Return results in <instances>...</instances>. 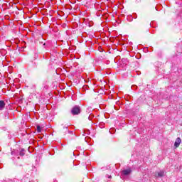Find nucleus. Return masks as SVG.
I'll return each mask as SVG.
<instances>
[{
    "mask_svg": "<svg viewBox=\"0 0 182 182\" xmlns=\"http://www.w3.org/2000/svg\"><path fill=\"white\" fill-rule=\"evenodd\" d=\"M166 176V172L164 171H160L159 172L155 173V177H164Z\"/></svg>",
    "mask_w": 182,
    "mask_h": 182,
    "instance_id": "7ed1b4c3",
    "label": "nucleus"
},
{
    "mask_svg": "<svg viewBox=\"0 0 182 182\" xmlns=\"http://www.w3.org/2000/svg\"><path fill=\"white\" fill-rule=\"evenodd\" d=\"M5 101L0 100V110H4L5 109Z\"/></svg>",
    "mask_w": 182,
    "mask_h": 182,
    "instance_id": "39448f33",
    "label": "nucleus"
},
{
    "mask_svg": "<svg viewBox=\"0 0 182 182\" xmlns=\"http://www.w3.org/2000/svg\"><path fill=\"white\" fill-rule=\"evenodd\" d=\"M63 129H65V132H69V128L68 127V126L64 125Z\"/></svg>",
    "mask_w": 182,
    "mask_h": 182,
    "instance_id": "6e6552de",
    "label": "nucleus"
},
{
    "mask_svg": "<svg viewBox=\"0 0 182 182\" xmlns=\"http://www.w3.org/2000/svg\"><path fill=\"white\" fill-rule=\"evenodd\" d=\"M37 56H38V54H35V59H36Z\"/></svg>",
    "mask_w": 182,
    "mask_h": 182,
    "instance_id": "1a4fd4ad",
    "label": "nucleus"
},
{
    "mask_svg": "<svg viewBox=\"0 0 182 182\" xmlns=\"http://www.w3.org/2000/svg\"><path fill=\"white\" fill-rule=\"evenodd\" d=\"M80 107L78 105H75L71 109V114L73 116H77V114H80Z\"/></svg>",
    "mask_w": 182,
    "mask_h": 182,
    "instance_id": "f257e3e1",
    "label": "nucleus"
},
{
    "mask_svg": "<svg viewBox=\"0 0 182 182\" xmlns=\"http://www.w3.org/2000/svg\"><path fill=\"white\" fill-rule=\"evenodd\" d=\"M11 154H14V151L11 152Z\"/></svg>",
    "mask_w": 182,
    "mask_h": 182,
    "instance_id": "9b49d317",
    "label": "nucleus"
},
{
    "mask_svg": "<svg viewBox=\"0 0 182 182\" xmlns=\"http://www.w3.org/2000/svg\"><path fill=\"white\" fill-rule=\"evenodd\" d=\"M41 132H42V128L41 127V126L38 125L37 126V132L41 133Z\"/></svg>",
    "mask_w": 182,
    "mask_h": 182,
    "instance_id": "0eeeda50",
    "label": "nucleus"
},
{
    "mask_svg": "<svg viewBox=\"0 0 182 182\" xmlns=\"http://www.w3.org/2000/svg\"><path fill=\"white\" fill-rule=\"evenodd\" d=\"M19 156H25V149H21V151L19 152Z\"/></svg>",
    "mask_w": 182,
    "mask_h": 182,
    "instance_id": "423d86ee",
    "label": "nucleus"
},
{
    "mask_svg": "<svg viewBox=\"0 0 182 182\" xmlns=\"http://www.w3.org/2000/svg\"><path fill=\"white\" fill-rule=\"evenodd\" d=\"M181 144V138L180 137H178L176 141H175V143H174V146L175 147H179L180 146V144Z\"/></svg>",
    "mask_w": 182,
    "mask_h": 182,
    "instance_id": "20e7f679",
    "label": "nucleus"
},
{
    "mask_svg": "<svg viewBox=\"0 0 182 182\" xmlns=\"http://www.w3.org/2000/svg\"><path fill=\"white\" fill-rule=\"evenodd\" d=\"M132 173V168H128L127 169H124L122 171V176H129V174Z\"/></svg>",
    "mask_w": 182,
    "mask_h": 182,
    "instance_id": "f03ea898",
    "label": "nucleus"
},
{
    "mask_svg": "<svg viewBox=\"0 0 182 182\" xmlns=\"http://www.w3.org/2000/svg\"><path fill=\"white\" fill-rule=\"evenodd\" d=\"M108 178H112V176H109L108 177Z\"/></svg>",
    "mask_w": 182,
    "mask_h": 182,
    "instance_id": "9d476101",
    "label": "nucleus"
}]
</instances>
